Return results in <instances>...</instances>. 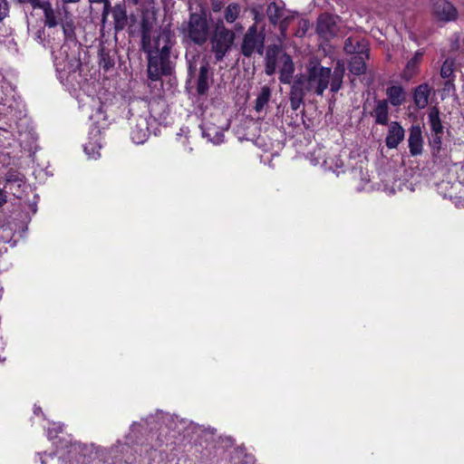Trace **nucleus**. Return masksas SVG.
Returning <instances> with one entry per match:
<instances>
[{
	"mask_svg": "<svg viewBox=\"0 0 464 464\" xmlns=\"http://www.w3.org/2000/svg\"><path fill=\"white\" fill-rule=\"evenodd\" d=\"M279 67V81L282 83L289 84L292 82L295 72V64L289 54L284 53L277 45L268 46L266 54V73L273 75Z\"/></svg>",
	"mask_w": 464,
	"mask_h": 464,
	"instance_id": "nucleus-3",
	"label": "nucleus"
},
{
	"mask_svg": "<svg viewBox=\"0 0 464 464\" xmlns=\"http://www.w3.org/2000/svg\"><path fill=\"white\" fill-rule=\"evenodd\" d=\"M388 112L389 107L388 102L385 100L378 101L374 111L373 115L375 117V121L378 124L385 125L388 122Z\"/></svg>",
	"mask_w": 464,
	"mask_h": 464,
	"instance_id": "nucleus-21",
	"label": "nucleus"
},
{
	"mask_svg": "<svg viewBox=\"0 0 464 464\" xmlns=\"http://www.w3.org/2000/svg\"><path fill=\"white\" fill-rule=\"evenodd\" d=\"M212 82V76L209 72V67L208 63H204L200 66L199 74L197 82V92L198 94H205L210 86Z\"/></svg>",
	"mask_w": 464,
	"mask_h": 464,
	"instance_id": "nucleus-16",
	"label": "nucleus"
},
{
	"mask_svg": "<svg viewBox=\"0 0 464 464\" xmlns=\"http://www.w3.org/2000/svg\"><path fill=\"white\" fill-rule=\"evenodd\" d=\"M64 3H76L79 0H63Z\"/></svg>",
	"mask_w": 464,
	"mask_h": 464,
	"instance_id": "nucleus-43",
	"label": "nucleus"
},
{
	"mask_svg": "<svg viewBox=\"0 0 464 464\" xmlns=\"http://www.w3.org/2000/svg\"><path fill=\"white\" fill-rule=\"evenodd\" d=\"M336 19L337 17L328 14L320 15L317 22V33L325 39L334 36L337 33Z\"/></svg>",
	"mask_w": 464,
	"mask_h": 464,
	"instance_id": "nucleus-12",
	"label": "nucleus"
},
{
	"mask_svg": "<svg viewBox=\"0 0 464 464\" xmlns=\"http://www.w3.org/2000/svg\"><path fill=\"white\" fill-rule=\"evenodd\" d=\"M39 411H40V409H35L34 412L37 413V412H39Z\"/></svg>",
	"mask_w": 464,
	"mask_h": 464,
	"instance_id": "nucleus-46",
	"label": "nucleus"
},
{
	"mask_svg": "<svg viewBox=\"0 0 464 464\" xmlns=\"http://www.w3.org/2000/svg\"><path fill=\"white\" fill-rule=\"evenodd\" d=\"M201 128L203 136L209 141L214 144H220L223 142L224 133L219 128L208 123H204Z\"/></svg>",
	"mask_w": 464,
	"mask_h": 464,
	"instance_id": "nucleus-18",
	"label": "nucleus"
},
{
	"mask_svg": "<svg viewBox=\"0 0 464 464\" xmlns=\"http://www.w3.org/2000/svg\"><path fill=\"white\" fill-rule=\"evenodd\" d=\"M21 4H30L33 8H40L44 2H41V0H17Z\"/></svg>",
	"mask_w": 464,
	"mask_h": 464,
	"instance_id": "nucleus-35",
	"label": "nucleus"
},
{
	"mask_svg": "<svg viewBox=\"0 0 464 464\" xmlns=\"http://www.w3.org/2000/svg\"><path fill=\"white\" fill-rule=\"evenodd\" d=\"M9 6L5 0H0V22L3 21L8 14Z\"/></svg>",
	"mask_w": 464,
	"mask_h": 464,
	"instance_id": "nucleus-34",
	"label": "nucleus"
},
{
	"mask_svg": "<svg viewBox=\"0 0 464 464\" xmlns=\"http://www.w3.org/2000/svg\"><path fill=\"white\" fill-rule=\"evenodd\" d=\"M236 38L235 33L227 28L222 20H218L210 36L211 51L217 61H221L231 49Z\"/></svg>",
	"mask_w": 464,
	"mask_h": 464,
	"instance_id": "nucleus-5",
	"label": "nucleus"
},
{
	"mask_svg": "<svg viewBox=\"0 0 464 464\" xmlns=\"http://www.w3.org/2000/svg\"><path fill=\"white\" fill-rule=\"evenodd\" d=\"M135 426H136V423H133V424L131 425V429H133Z\"/></svg>",
	"mask_w": 464,
	"mask_h": 464,
	"instance_id": "nucleus-47",
	"label": "nucleus"
},
{
	"mask_svg": "<svg viewBox=\"0 0 464 464\" xmlns=\"http://www.w3.org/2000/svg\"><path fill=\"white\" fill-rule=\"evenodd\" d=\"M90 1L92 2V3H102V2H105V8L108 5V1L107 0H90Z\"/></svg>",
	"mask_w": 464,
	"mask_h": 464,
	"instance_id": "nucleus-41",
	"label": "nucleus"
},
{
	"mask_svg": "<svg viewBox=\"0 0 464 464\" xmlns=\"http://www.w3.org/2000/svg\"><path fill=\"white\" fill-rule=\"evenodd\" d=\"M445 85H446V87L450 88L453 84H452V82L450 81H448Z\"/></svg>",
	"mask_w": 464,
	"mask_h": 464,
	"instance_id": "nucleus-44",
	"label": "nucleus"
},
{
	"mask_svg": "<svg viewBox=\"0 0 464 464\" xmlns=\"http://www.w3.org/2000/svg\"><path fill=\"white\" fill-rule=\"evenodd\" d=\"M405 135L404 129L397 122L392 121L390 124L388 133L385 139L386 146L389 149H395L403 140Z\"/></svg>",
	"mask_w": 464,
	"mask_h": 464,
	"instance_id": "nucleus-15",
	"label": "nucleus"
},
{
	"mask_svg": "<svg viewBox=\"0 0 464 464\" xmlns=\"http://www.w3.org/2000/svg\"><path fill=\"white\" fill-rule=\"evenodd\" d=\"M112 17L114 20L115 28L121 30L127 24V15L124 8L121 5H116L112 9Z\"/></svg>",
	"mask_w": 464,
	"mask_h": 464,
	"instance_id": "nucleus-27",
	"label": "nucleus"
},
{
	"mask_svg": "<svg viewBox=\"0 0 464 464\" xmlns=\"http://www.w3.org/2000/svg\"><path fill=\"white\" fill-rule=\"evenodd\" d=\"M271 96V91L270 88L267 86H263L257 98L256 101V106L255 109L256 111H261L265 108V106L267 104L269 99Z\"/></svg>",
	"mask_w": 464,
	"mask_h": 464,
	"instance_id": "nucleus-28",
	"label": "nucleus"
},
{
	"mask_svg": "<svg viewBox=\"0 0 464 464\" xmlns=\"http://www.w3.org/2000/svg\"><path fill=\"white\" fill-rule=\"evenodd\" d=\"M443 133H431L430 144L434 149H440L441 145V137Z\"/></svg>",
	"mask_w": 464,
	"mask_h": 464,
	"instance_id": "nucleus-33",
	"label": "nucleus"
},
{
	"mask_svg": "<svg viewBox=\"0 0 464 464\" xmlns=\"http://www.w3.org/2000/svg\"><path fill=\"white\" fill-rule=\"evenodd\" d=\"M344 73V66L343 63H338L334 68V72H331V92H337L342 86L343 78Z\"/></svg>",
	"mask_w": 464,
	"mask_h": 464,
	"instance_id": "nucleus-23",
	"label": "nucleus"
},
{
	"mask_svg": "<svg viewBox=\"0 0 464 464\" xmlns=\"http://www.w3.org/2000/svg\"><path fill=\"white\" fill-rule=\"evenodd\" d=\"M454 63L451 60H445L440 69V75L444 79H449L453 75Z\"/></svg>",
	"mask_w": 464,
	"mask_h": 464,
	"instance_id": "nucleus-31",
	"label": "nucleus"
},
{
	"mask_svg": "<svg viewBox=\"0 0 464 464\" xmlns=\"http://www.w3.org/2000/svg\"><path fill=\"white\" fill-rule=\"evenodd\" d=\"M144 36L145 40L149 42L151 48V52H157V53L169 54V50L173 44V34L169 28H162L157 33V35H153L151 39V33L145 23L142 24V48L144 49Z\"/></svg>",
	"mask_w": 464,
	"mask_h": 464,
	"instance_id": "nucleus-7",
	"label": "nucleus"
},
{
	"mask_svg": "<svg viewBox=\"0 0 464 464\" xmlns=\"http://www.w3.org/2000/svg\"><path fill=\"white\" fill-rule=\"evenodd\" d=\"M129 5H135L139 3V0H125Z\"/></svg>",
	"mask_w": 464,
	"mask_h": 464,
	"instance_id": "nucleus-42",
	"label": "nucleus"
},
{
	"mask_svg": "<svg viewBox=\"0 0 464 464\" xmlns=\"http://www.w3.org/2000/svg\"><path fill=\"white\" fill-rule=\"evenodd\" d=\"M6 203V196L2 189H0V207Z\"/></svg>",
	"mask_w": 464,
	"mask_h": 464,
	"instance_id": "nucleus-39",
	"label": "nucleus"
},
{
	"mask_svg": "<svg viewBox=\"0 0 464 464\" xmlns=\"http://www.w3.org/2000/svg\"><path fill=\"white\" fill-rule=\"evenodd\" d=\"M144 51L148 53V75L152 81H157L162 74L169 72V54L151 52L149 42L144 39Z\"/></svg>",
	"mask_w": 464,
	"mask_h": 464,
	"instance_id": "nucleus-8",
	"label": "nucleus"
},
{
	"mask_svg": "<svg viewBox=\"0 0 464 464\" xmlns=\"http://www.w3.org/2000/svg\"><path fill=\"white\" fill-rule=\"evenodd\" d=\"M433 14L440 21L450 22L458 17V11L454 5L447 0H433Z\"/></svg>",
	"mask_w": 464,
	"mask_h": 464,
	"instance_id": "nucleus-10",
	"label": "nucleus"
},
{
	"mask_svg": "<svg viewBox=\"0 0 464 464\" xmlns=\"http://www.w3.org/2000/svg\"><path fill=\"white\" fill-rule=\"evenodd\" d=\"M255 20H256V22L259 21V14L257 13H256V14H255Z\"/></svg>",
	"mask_w": 464,
	"mask_h": 464,
	"instance_id": "nucleus-45",
	"label": "nucleus"
},
{
	"mask_svg": "<svg viewBox=\"0 0 464 464\" xmlns=\"http://www.w3.org/2000/svg\"><path fill=\"white\" fill-rule=\"evenodd\" d=\"M431 92V88L423 83L416 87L413 92V101L415 105L420 109H424L429 103V98Z\"/></svg>",
	"mask_w": 464,
	"mask_h": 464,
	"instance_id": "nucleus-17",
	"label": "nucleus"
},
{
	"mask_svg": "<svg viewBox=\"0 0 464 464\" xmlns=\"http://www.w3.org/2000/svg\"><path fill=\"white\" fill-rule=\"evenodd\" d=\"M91 120L95 124L90 131V140L84 144L83 149L89 159L96 160L100 157L101 144V131L106 127V115L103 111V107L101 105L94 114L91 115Z\"/></svg>",
	"mask_w": 464,
	"mask_h": 464,
	"instance_id": "nucleus-6",
	"label": "nucleus"
},
{
	"mask_svg": "<svg viewBox=\"0 0 464 464\" xmlns=\"http://www.w3.org/2000/svg\"><path fill=\"white\" fill-rule=\"evenodd\" d=\"M65 43L57 50L51 44L54 66L58 78L63 84H73L80 76L81 60L75 50L76 40L74 25L70 14L61 23Z\"/></svg>",
	"mask_w": 464,
	"mask_h": 464,
	"instance_id": "nucleus-1",
	"label": "nucleus"
},
{
	"mask_svg": "<svg viewBox=\"0 0 464 464\" xmlns=\"http://www.w3.org/2000/svg\"><path fill=\"white\" fill-rule=\"evenodd\" d=\"M181 33L198 45L204 44L209 37V26L204 13H191L187 23L181 27Z\"/></svg>",
	"mask_w": 464,
	"mask_h": 464,
	"instance_id": "nucleus-4",
	"label": "nucleus"
},
{
	"mask_svg": "<svg viewBox=\"0 0 464 464\" xmlns=\"http://www.w3.org/2000/svg\"><path fill=\"white\" fill-rule=\"evenodd\" d=\"M265 35L257 32L256 24L251 25L244 34L241 53L244 56L250 57L254 53H263Z\"/></svg>",
	"mask_w": 464,
	"mask_h": 464,
	"instance_id": "nucleus-9",
	"label": "nucleus"
},
{
	"mask_svg": "<svg viewBox=\"0 0 464 464\" xmlns=\"http://www.w3.org/2000/svg\"><path fill=\"white\" fill-rule=\"evenodd\" d=\"M298 17V13L290 11V10H285L284 15L281 16L278 24L279 31H280V38L285 39L286 38V31L290 24Z\"/></svg>",
	"mask_w": 464,
	"mask_h": 464,
	"instance_id": "nucleus-20",
	"label": "nucleus"
},
{
	"mask_svg": "<svg viewBox=\"0 0 464 464\" xmlns=\"http://www.w3.org/2000/svg\"><path fill=\"white\" fill-rule=\"evenodd\" d=\"M240 12L239 5L231 3L225 9L224 18L227 23L232 24L238 18Z\"/></svg>",
	"mask_w": 464,
	"mask_h": 464,
	"instance_id": "nucleus-29",
	"label": "nucleus"
},
{
	"mask_svg": "<svg viewBox=\"0 0 464 464\" xmlns=\"http://www.w3.org/2000/svg\"><path fill=\"white\" fill-rule=\"evenodd\" d=\"M364 53H357L354 55L350 62V72L355 75H361L364 73L366 70V64L364 60Z\"/></svg>",
	"mask_w": 464,
	"mask_h": 464,
	"instance_id": "nucleus-26",
	"label": "nucleus"
},
{
	"mask_svg": "<svg viewBox=\"0 0 464 464\" xmlns=\"http://www.w3.org/2000/svg\"><path fill=\"white\" fill-rule=\"evenodd\" d=\"M40 8L44 10L45 24L49 27H55L57 24H61L69 14L64 7L53 10L50 4L46 2H44V5Z\"/></svg>",
	"mask_w": 464,
	"mask_h": 464,
	"instance_id": "nucleus-13",
	"label": "nucleus"
},
{
	"mask_svg": "<svg viewBox=\"0 0 464 464\" xmlns=\"http://www.w3.org/2000/svg\"><path fill=\"white\" fill-rule=\"evenodd\" d=\"M389 102L393 106H400L405 101V92L401 86L392 85L386 91Z\"/></svg>",
	"mask_w": 464,
	"mask_h": 464,
	"instance_id": "nucleus-19",
	"label": "nucleus"
},
{
	"mask_svg": "<svg viewBox=\"0 0 464 464\" xmlns=\"http://www.w3.org/2000/svg\"><path fill=\"white\" fill-rule=\"evenodd\" d=\"M285 9L283 6L278 5L276 2H271L266 8V15L269 19V22L276 25L279 23V20L282 15H284Z\"/></svg>",
	"mask_w": 464,
	"mask_h": 464,
	"instance_id": "nucleus-24",
	"label": "nucleus"
},
{
	"mask_svg": "<svg viewBox=\"0 0 464 464\" xmlns=\"http://www.w3.org/2000/svg\"><path fill=\"white\" fill-rule=\"evenodd\" d=\"M418 66L419 64L415 61L410 60L402 72L401 77L406 81L411 80L416 74Z\"/></svg>",
	"mask_w": 464,
	"mask_h": 464,
	"instance_id": "nucleus-30",
	"label": "nucleus"
},
{
	"mask_svg": "<svg viewBox=\"0 0 464 464\" xmlns=\"http://www.w3.org/2000/svg\"><path fill=\"white\" fill-rule=\"evenodd\" d=\"M343 49L347 53H364L367 45L363 40L359 41L356 38L349 37L344 42Z\"/></svg>",
	"mask_w": 464,
	"mask_h": 464,
	"instance_id": "nucleus-22",
	"label": "nucleus"
},
{
	"mask_svg": "<svg viewBox=\"0 0 464 464\" xmlns=\"http://www.w3.org/2000/svg\"><path fill=\"white\" fill-rule=\"evenodd\" d=\"M410 153L411 156H418L423 150V138L422 131L420 125H412L410 129L408 138Z\"/></svg>",
	"mask_w": 464,
	"mask_h": 464,
	"instance_id": "nucleus-14",
	"label": "nucleus"
},
{
	"mask_svg": "<svg viewBox=\"0 0 464 464\" xmlns=\"http://www.w3.org/2000/svg\"><path fill=\"white\" fill-rule=\"evenodd\" d=\"M187 59H188V72H189V73L195 72V71H196L195 62L189 60L188 55H187Z\"/></svg>",
	"mask_w": 464,
	"mask_h": 464,
	"instance_id": "nucleus-37",
	"label": "nucleus"
},
{
	"mask_svg": "<svg viewBox=\"0 0 464 464\" xmlns=\"http://www.w3.org/2000/svg\"><path fill=\"white\" fill-rule=\"evenodd\" d=\"M331 69L322 66L311 60L305 72L296 76L290 91V107L297 111L304 102L306 94L322 96L327 87L331 86Z\"/></svg>",
	"mask_w": 464,
	"mask_h": 464,
	"instance_id": "nucleus-2",
	"label": "nucleus"
},
{
	"mask_svg": "<svg viewBox=\"0 0 464 464\" xmlns=\"http://www.w3.org/2000/svg\"><path fill=\"white\" fill-rule=\"evenodd\" d=\"M310 27V23L306 19H300L298 21V28L295 32V35L297 37H303Z\"/></svg>",
	"mask_w": 464,
	"mask_h": 464,
	"instance_id": "nucleus-32",
	"label": "nucleus"
},
{
	"mask_svg": "<svg viewBox=\"0 0 464 464\" xmlns=\"http://www.w3.org/2000/svg\"><path fill=\"white\" fill-rule=\"evenodd\" d=\"M421 57H422V53L420 52H417L411 60L415 61L419 64L421 60Z\"/></svg>",
	"mask_w": 464,
	"mask_h": 464,
	"instance_id": "nucleus-38",
	"label": "nucleus"
},
{
	"mask_svg": "<svg viewBox=\"0 0 464 464\" xmlns=\"http://www.w3.org/2000/svg\"><path fill=\"white\" fill-rule=\"evenodd\" d=\"M428 118L431 133H443V126L440 118L439 109L432 107L429 111Z\"/></svg>",
	"mask_w": 464,
	"mask_h": 464,
	"instance_id": "nucleus-25",
	"label": "nucleus"
},
{
	"mask_svg": "<svg viewBox=\"0 0 464 464\" xmlns=\"http://www.w3.org/2000/svg\"><path fill=\"white\" fill-rule=\"evenodd\" d=\"M212 9H213V11H214V12H218V11H220V9H221V5H220V3L213 2V4H212Z\"/></svg>",
	"mask_w": 464,
	"mask_h": 464,
	"instance_id": "nucleus-40",
	"label": "nucleus"
},
{
	"mask_svg": "<svg viewBox=\"0 0 464 464\" xmlns=\"http://www.w3.org/2000/svg\"><path fill=\"white\" fill-rule=\"evenodd\" d=\"M134 121V125L133 122H130V138L134 143L142 144L147 140L150 134L148 119L144 116H138Z\"/></svg>",
	"mask_w": 464,
	"mask_h": 464,
	"instance_id": "nucleus-11",
	"label": "nucleus"
},
{
	"mask_svg": "<svg viewBox=\"0 0 464 464\" xmlns=\"http://www.w3.org/2000/svg\"><path fill=\"white\" fill-rule=\"evenodd\" d=\"M48 459H50V460L52 462H59V460H60V459L55 458V456L49 454V455H46V460L43 457H41L42 464H48Z\"/></svg>",
	"mask_w": 464,
	"mask_h": 464,
	"instance_id": "nucleus-36",
	"label": "nucleus"
}]
</instances>
